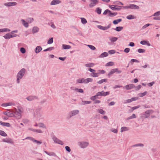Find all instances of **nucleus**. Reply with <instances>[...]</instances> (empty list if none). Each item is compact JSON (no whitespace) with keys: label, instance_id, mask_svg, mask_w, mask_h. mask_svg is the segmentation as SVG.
<instances>
[{"label":"nucleus","instance_id":"nucleus-1","mask_svg":"<svg viewBox=\"0 0 160 160\" xmlns=\"http://www.w3.org/2000/svg\"><path fill=\"white\" fill-rule=\"evenodd\" d=\"M25 72V69L24 68H22L18 73L17 76V82L18 83L19 82V80L22 78Z\"/></svg>","mask_w":160,"mask_h":160},{"label":"nucleus","instance_id":"nucleus-2","mask_svg":"<svg viewBox=\"0 0 160 160\" xmlns=\"http://www.w3.org/2000/svg\"><path fill=\"white\" fill-rule=\"evenodd\" d=\"M22 112L23 111L22 109H18V110H16L14 112V114L16 115V117L18 119H19L21 117V114Z\"/></svg>","mask_w":160,"mask_h":160},{"label":"nucleus","instance_id":"nucleus-3","mask_svg":"<svg viewBox=\"0 0 160 160\" xmlns=\"http://www.w3.org/2000/svg\"><path fill=\"white\" fill-rule=\"evenodd\" d=\"M78 144L81 148H84L88 146L89 143L88 142H78Z\"/></svg>","mask_w":160,"mask_h":160},{"label":"nucleus","instance_id":"nucleus-4","mask_svg":"<svg viewBox=\"0 0 160 160\" xmlns=\"http://www.w3.org/2000/svg\"><path fill=\"white\" fill-rule=\"evenodd\" d=\"M121 71L119 70L118 68H114L112 69L110 72L108 73V76H110L115 72H117L118 73H121Z\"/></svg>","mask_w":160,"mask_h":160},{"label":"nucleus","instance_id":"nucleus-5","mask_svg":"<svg viewBox=\"0 0 160 160\" xmlns=\"http://www.w3.org/2000/svg\"><path fill=\"white\" fill-rule=\"evenodd\" d=\"M91 2L89 4L90 8H92L95 6L98 3V0H90Z\"/></svg>","mask_w":160,"mask_h":160},{"label":"nucleus","instance_id":"nucleus-6","mask_svg":"<svg viewBox=\"0 0 160 160\" xmlns=\"http://www.w3.org/2000/svg\"><path fill=\"white\" fill-rule=\"evenodd\" d=\"M109 94V92H104V91H102L101 92H98L97 93V95L98 96H106Z\"/></svg>","mask_w":160,"mask_h":160},{"label":"nucleus","instance_id":"nucleus-7","mask_svg":"<svg viewBox=\"0 0 160 160\" xmlns=\"http://www.w3.org/2000/svg\"><path fill=\"white\" fill-rule=\"evenodd\" d=\"M111 25L110 24H109L107 27H103L101 25H98L97 27L99 29L102 30H106L109 28L111 27Z\"/></svg>","mask_w":160,"mask_h":160},{"label":"nucleus","instance_id":"nucleus-8","mask_svg":"<svg viewBox=\"0 0 160 160\" xmlns=\"http://www.w3.org/2000/svg\"><path fill=\"white\" fill-rule=\"evenodd\" d=\"M17 4V3L15 2H7L4 4V5L9 7L14 6Z\"/></svg>","mask_w":160,"mask_h":160},{"label":"nucleus","instance_id":"nucleus-9","mask_svg":"<svg viewBox=\"0 0 160 160\" xmlns=\"http://www.w3.org/2000/svg\"><path fill=\"white\" fill-rule=\"evenodd\" d=\"M79 112V111L78 110H75L73 111H71L69 113V115L70 116V117H71L73 116L74 115H75L77 114H78Z\"/></svg>","mask_w":160,"mask_h":160},{"label":"nucleus","instance_id":"nucleus-10","mask_svg":"<svg viewBox=\"0 0 160 160\" xmlns=\"http://www.w3.org/2000/svg\"><path fill=\"white\" fill-rule=\"evenodd\" d=\"M153 112L152 110H148L146 111L145 113L146 118L148 117L150 114H152Z\"/></svg>","mask_w":160,"mask_h":160},{"label":"nucleus","instance_id":"nucleus-11","mask_svg":"<svg viewBox=\"0 0 160 160\" xmlns=\"http://www.w3.org/2000/svg\"><path fill=\"white\" fill-rule=\"evenodd\" d=\"M53 139V140L54 142H56V143H58L60 144H61V145H62L63 144V142L59 140L57 138H56L54 137Z\"/></svg>","mask_w":160,"mask_h":160},{"label":"nucleus","instance_id":"nucleus-12","mask_svg":"<svg viewBox=\"0 0 160 160\" xmlns=\"http://www.w3.org/2000/svg\"><path fill=\"white\" fill-rule=\"evenodd\" d=\"M135 86L133 84H130L127 85L125 86V88L127 90L131 89L133 88Z\"/></svg>","mask_w":160,"mask_h":160},{"label":"nucleus","instance_id":"nucleus-13","mask_svg":"<svg viewBox=\"0 0 160 160\" xmlns=\"http://www.w3.org/2000/svg\"><path fill=\"white\" fill-rule=\"evenodd\" d=\"M61 2L59 0H53L52 1L50 4L51 5H54L60 3Z\"/></svg>","mask_w":160,"mask_h":160},{"label":"nucleus","instance_id":"nucleus-14","mask_svg":"<svg viewBox=\"0 0 160 160\" xmlns=\"http://www.w3.org/2000/svg\"><path fill=\"white\" fill-rule=\"evenodd\" d=\"M0 124L4 126L10 127V125L9 123L8 122H4L0 121Z\"/></svg>","mask_w":160,"mask_h":160},{"label":"nucleus","instance_id":"nucleus-15","mask_svg":"<svg viewBox=\"0 0 160 160\" xmlns=\"http://www.w3.org/2000/svg\"><path fill=\"white\" fill-rule=\"evenodd\" d=\"M21 22L22 25L26 28H27L28 27V23L26 22L25 20L23 19H22Z\"/></svg>","mask_w":160,"mask_h":160},{"label":"nucleus","instance_id":"nucleus-16","mask_svg":"<svg viewBox=\"0 0 160 160\" xmlns=\"http://www.w3.org/2000/svg\"><path fill=\"white\" fill-rule=\"evenodd\" d=\"M140 43L142 45H147L148 46H150L151 44L149 42L147 41L144 40L140 42Z\"/></svg>","mask_w":160,"mask_h":160},{"label":"nucleus","instance_id":"nucleus-17","mask_svg":"<svg viewBox=\"0 0 160 160\" xmlns=\"http://www.w3.org/2000/svg\"><path fill=\"white\" fill-rule=\"evenodd\" d=\"M3 141L4 142L12 143H13L12 141L11 138H6L3 139Z\"/></svg>","mask_w":160,"mask_h":160},{"label":"nucleus","instance_id":"nucleus-18","mask_svg":"<svg viewBox=\"0 0 160 160\" xmlns=\"http://www.w3.org/2000/svg\"><path fill=\"white\" fill-rule=\"evenodd\" d=\"M62 48L64 49H69L71 48V47L69 45L63 44L62 45Z\"/></svg>","mask_w":160,"mask_h":160},{"label":"nucleus","instance_id":"nucleus-19","mask_svg":"<svg viewBox=\"0 0 160 160\" xmlns=\"http://www.w3.org/2000/svg\"><path fill=\"white\" fill-rule=\"evenodd\" d=\"M93 80L91 78H87L86 79H84V83H88L90 82H92Z\"/></svg>","mask_w":160,"mask_h":160},{"label":"nucleus","instance_id":"nucleus-20","mask_svg":"<svg viewBox=\"0 0 160 160\" xmlns=\"http://www.w3.org/2000/svg\"><path fill=\"white\" fill-rule=\"evenodd\" d=\"M14 104L11 102L7 103H3L2 105V106L6 107L9 106L14 105Z\"/></svg>","mask_w":160,"mask_h":160},{"label":"nucleus","instance_id":"nucleus-21","mask_svg":"<svg viewBox=\"0 0 160 160\" xmlns=\"http://www.w3.org/2000/svg\"><path fill=\"white\" fill-rule=\"evenodd\" d=\"M4 38L6 39H9L11 38V33H8L5 34L4 36Z\"/></svg>","mask_w":160,"mask_h":160},{"label":"nucleus","instance_id":"nucleus-22","mask_svg":"<svg viewBox=\"0 0 160 160\" xmlns=\"http://www.w3.org/2000/svg\"><path fill=\"white\" fill-rule=\"evenodd\" d=\"M42 50V48L40 46H37L36 48L35 52L38 53L40 52Z\"/></svg>","mask_w":160,"mask_h":160},{"label":"nucleus","instance_id":"nucleus-23","mask_svg":"<svg viewBox=\"0 0 160 160\" xmlns=\"http://www.w3.org/2000/svg\"><path fill=\"white\" fill-rule=\"evenodd\" d=\"M126 18L128 19H132L136 18V17L134 15H130L128 16Z\"/></svg>","mask_w":160,"mask_h":160},{"label":"nucleus","instance_id":"nucleus-24","mask_svg":"<svg viewBox=\"0 0 160 160\" xmlns=\"http://www.w3.org/2000/svg\"><path fill=\"white\" fill-rule=\"evenodd\" d=\"M73 90L82 93L83 92V91L82 89H78L76 88H74L73 89Z\"/></svg>","mask_w":160,"mask_h":160},{"label":"nucleus","instance_id":"nucleus-25","mask_svg":"<svg viewBox=\"0 0 160 160\" xmlns=\"http://www.w3.org/2000/svg\"><path fill=\"white\" fill-rule=\"evenodd\" d=\"M39 30V28L37 27H34L33 28L32 30V32L33 33H35L37 32Z\"/></svg>","mask_w":160,"mask_h":160},{"label":"nucleus","instance_id":"nucleus-26","mask_svg":"<svg viewBox=\"0 0 160 160\" xmlns=\"http://www.w3.org/2000/svg\"><path fill=\"white\" fill-rule=\"evenodd\" d=\"M129 128L127 127H122L121 128V132H123L127 131L128 130Z\"/></svg>","mask_w":160,"mask_h":160},{"label":"nucleus","instance_id":"nucleus-27","mask_svg":"<svg viewBox=\"0 0 160 160\" xmlns=\"http://www.w3.org/2000/svg\"><path fill=\"white\" fill-rule=\"evenodd\" d=\"M132 9H139V6L135 4H132Z\"/></svg>","mask_w":160,"mask_h":160},{"label":"nucleus","instance_id":"nucleus-28","mask_svg":"<svg viewBox=\"0 0 160 160\" xmlns=\"http://www.w3.org/2000/svg\"><path fill=\"white\" fill-rule=\"evenodd\" d=\"M122 20L121 19H119L117 20H114L113 21V23L114 24H117L118 23L121 22Z\"/></svg>","mask_w":160,"mask_h":160},{"label":"nucleus","instance_id":"nucleus-29","mask_svg":"<svg viewBox=\"0 0 160 160\" xmlns=\"http://www.w3.org/2000/svg\"><path fill=\"white\" fill-rule=\"evenodd\" d=\"M10 31V29L6 28L0 29V32H9Z\"/></svg>","mask_w":160,"mask_h":160},{"label":"nucleus","instance_id":"nucleus-30","mask_svg":"<svg viewBox=\"0 0 160 160\" xmlns=\"http://www.w3.org/2000/svg\"><path fill=\"white\" fill-rule=\"evenodd\" d=\"M77 81L78 83H84V78H79L77 80Z\"/></svg>","mask_w":160,"mask_h":160},{"label":"nucleus","instance_id":"nucleus-31","mask_svg":"<svg viewBox=\"0 0 160 160\" xmlns=\"http://www.w3.org/2000/svg\"><path fill=\"white\" fill-rule=\"evenodd\" d=\"M80 19H81V22L83 24H85L87 22V21L85 18H81Z\"/></svg>","mask_w":160,"mask_h":160},{"label":"nucleus","instance_id":"nucleus-32","mask_svg":"<svg viewBox=\"0 0 160 160\" xmlns=\"http://www.w3.org/2000/svg\"><path fill=\"white\" fill-rule=\"evenodd\" d=\"M36 98L34 96H30L27 98V99L28 101H32L36 99Z\"/></svg>","mask_w":160,"mask_h":160},{"label":"nucleus","instance_id":"nucleus-33","mask_svg":"<svg viewBox=\"0 0 160 160\" xmlns=\"http://www.w3.org/2000/svg\"><path fill=\"white\" fill-rule=\"evenodd\" d=\"M0 135L5 137L7 136V134L3 131L0 130Z\"/></svg>","mask_w":160,"mask_h":160},{"label":"nucleus","instance_id":"nucleus-34","mask_svg":"<svg viewBox=\"0 0 160 160\" xmlns=\"http://www.w3.org/2000/svg\"><path fill=\"white\" fill-rule=\"evenodd\" d=\"M114 65V63L113 62H110L107 63L105 65L106 66H112Z\"/></svg>","mask_w":160,"mask_h":160},{"label":"nucleus","instance_id":"nucleus-35","mask_svg":"<svg viewBox=\"0 0 160 160\" xmlns=\"http://www.w3.org/2000/svg\"><path fill=\"white\" fill-rule=\"evenodd\" d=\"M123 28L122 27H117L116 28L115 30L119 32L121 31Z\"/></svg>","mask_w":160,"mask_h":160},{"label":"nucleus","instance_id":"nucleus-36","mask_svg":"<svg viewBox=\"0 0 160 160\" xmlns=\"http://www.w3.org/2000/svg\"><path fill=\"white\" fill-rule=\"evenodd\" d=\"M94 64L91 63L85 64V66L87 67H92L94 66Z\"/></svg>","mask_w":160,"mask_h":160},{"label":"nucleus","instance_id":"nucleus-37","mask_svg":"<svg viewBox=\"0 0 160 160\" xmlns=\"http://www.w3.org/2000/svg\"><path fill=\"white\" fill-rule=\"evenodd\" d=\"M117 14V12H114V13H112L110 11V12L109 13V14H108L109 16L110 17H113L115 16H116Z\"/></svg>","mask_w":160,"mask_h":160},{"label":"nucleus","instance_id":"nucleus-38","mask_svg":"<svg viewBox=\"0 0 160 160\" xmlns=\"http://www.w3.org/2000/svg\"><path fill=\"white\" fill-rule=\"evenodd\" d=\"M91 75L93 77H98V76L99 74H98V73L92 72L91 74Z\"/></svg>","mask_w":160,"mask_h":160},{"label":"nucleus","instance_id":"nucleus-39","mask_svg":"<svg viewBox=\"0 0 160 160\" xmlns=\"http://www.w3.org/2000/svg\"><path fill=\"white\" fill-rule=\"evenodd\" d=\"M108 55V53L106 52H104L102 53L100 55V57L101 58L104 57H105L107 56Z\"/></svg>","mask_w":160,"mask_h":160},{"label":"nucleus","instance_id":"nucleus-40","mask_svg":"<svg viewBox=\"0 0 160 160\" xmlns=\"http://www.w3.org/2000/svg\"><path fill=\"white\" fill-rule=\"evenodd\" d=\"M107 81V79H103L99 81L98 83L99 84H101L103 82H106Z\"/></svg>","mask_w":160,"mask_h":160},{"label":"nucleus","instance_id":"nucleus-41","mask_svg":"<svg viewBox=\"0 0 160 160\" xmlns=\"http://www.w3.org/2000/svg\"><path fill=\"white\" fill-rule=\"evenodd\" d=\"M118 39V38L116 37H113L111 38L110 39V40L111 42H114L116 41Z\"/></svg>","mask_w":160,"mask_h":160},{"label":"nucleus","instance_id":"nucleus-42","mask_svg":"<svg viewBox=\"0 0 160 160\" xmlns=\"http://www.w3.org/2000/svg\"><path fill=\"white\" fill-rule=\"evenodd\" d=\"M147 91H145V92H143V93H140L139 95V96L141 97H143L144 96H145V95H146L147 94Z\"/></svg>","mask_w":160,"mask_h":160},{"label":"nucleus","instance_id":"nucleus-43","mask_svg":"<svg viewBox=\"0 0 160 160\" xmlns=\"http://www.w3.org/2000/svg\"><path fill=\"white\" fill-rule=\"evenodd\" d=\"M102 10L99 8H96V11L97 12L100 14L101 13Z\"/></svg>","mask_w":160,"mask_h":160},{"label":"nucleus","instance_id":"nucleus-44","mask_svg":"<svg viewBox=\"0 0 160 160\" xmlns=\"http://www.w3.org/2000/svg\"><path fill=\"white\" fill-rule=\"evenodd\" d=\"M37 126H38L39 127H42L44 128H46V127L42 123H39L38 125H37Z\"/></svg>","mask_w":160,"mask_h":160},{"label":"nucleus","instance_id":"nucleus-45","mask_svg":"<svg viewBox=\"0 0 160 160\" xmlns=\"http://www.w3.org/2000/svg\"><path fill=\"white\" fill-rule=\"evenodd\" d=\"M98 111L99 113L102 114L104 115L105 114V112L102 109H99Z\"/></svg>","mask_w":160,"mask_h":160},{"label":"nucleus","instance_id":"nucleus-46","mask_svg":"<svg viewBox=\"0 0 160 160\" xmlns=\"http://www.w3.org/2000/svg\"><path fill=\"white\" fill-rule=\"evenodd\" d=\"M87 46L91 50H95L96 49L95 47L92 45H87Z\"/></svg>","mask_w":160,"mask_h":160},{"label":"nucleus","instance_id":"nucleus-47","mask_svg":"<svg viewBox=\"0 0 160 160\" xmlns=\"http://www.w3.org/2000/svg\"><path fill=\"white\" fill-rule=\"evenodd\" d=\"M27 20L28 22L31 23L33 21L34 19L32 18H29Z\"/></svg>","mask_w":160,"mask_h":160},{"label":"nucleus","instance_id":"nucleus-48","mask_svg":"<svg viewBox=\"0 0 160 160\" xmlns=\"http://www.w3.org/2000/svg\"><path fill=\"white\" fill-rule=\"evenodd\" d=\"M136 118L135 114H133L131 116L129 117L128 118V119H130L132 118Z\"/></svg>","mask_w":160,"mask_h":160},{"label":"nucleus","instance_id":"nucleus-49","mask_svg":"<svg viewBox=\"0 0 160 160\" xmlns=\"http://www.w3.org/2000/svg\"><path fill=\"white\" fill-rule=\"evenodd\" d=\"M82 102L83 104H87L90 103H91V102L90 101H82Z\"/></svg>","mask_w":160,"mask_h":160},{"label":"nucleus","instance_id":"nucleus-50","mask_svg":"<svg viewBox=\"0 0 160 160\" xmlns=\"http://www.w3.org/2000/svg\"><path fill=\"white\" fill-rule=\"evenodd\" d=\"M53 42V38H50L49 40L48 41V44H51Z\"/></svg>","mask_w":160,"mask_h":160},{"label":"nucleus","instance_id":"nucleus-51","mask_svg":"<svg viewBox=\"0 0 160 160\" xmlns=\"http://www.w3.org/2000/svg\"><path fill=\"white\" fill-rule=\"evenodd\" d=\"M145 51V50L141 48H139L138 50V52L139 53H144Z\"/></svg>","mask_w":160,"mask_h":160},{"label":"nucleus","instance_id":"nucleus-52","mask_svg":"<svg viewBox=\"0 0 160 160\" xmlns=\"http://www.w3.org/2000/svg\"><path fill=\"white\" fill-rule=\"evenodd\" d=\"M20 51L22 53H24L26 52V50L24 48H20Z\"/></svg>","mask_w":160,"mask_h":160},{"label":"nucleus","instance_id":"nucleus-53","mask_svg":"<svg viewBox=\"0 0 160 160\" xmlns=\"http://www.w3.org/2000/svg\"><path fill=\"white\" fill-rule=\"evenodd\" d=\"M160 15V11L157 12L155 13L153 15L154 16H158Z\"/></svg>","mask_w":160,"mask_h":160},{"label":"nucleus","instance_id":"nucleus-54","mask_svg":"<svg viewBox=\"0 0 160 160\" xmlns=\"http://www.w3.org/2000/svg\"><path fill=\"white\" fill-rule=\"evenodd\" d=\"M111 131L114 133H117L118 130L117 129L115 128H112L110 130Z\"/></svg>","mask_w":160,"mask_h":160},{"label":"nucleus","instance_id":"nucleus-55","mask_svg":"<svg viewBox=\"0 0 160 160\" xmlns=\"http://www.w3.org/2000/svg\"><path fill=\"white\" fill-rule=\"evenodd\" d=\"M109 12H110V11L108 9H107L103 12V14L104 15H106L108 13L109 14Z\"/></svg>","mask_w":160,"mask_h":160},{"label":"nucleus","instance_id":"nucleus-56","mask_svg":"<svg viewBox=\"0 0 160 160\" xmlns=\"http://www.w3.org/2000/svg\"><path fill=\"white\" fill-rule=\"evenodd\" d=\"M53 49V47H50V48H48L46 49H45L43 50V51L44 52H46V51H50V50H52Z\"/></svg>","mask_w":160,"mask_h":160},{"label":"nucleus","instance_id":"nucleus-57","mask_svg":"<svg viewBox=\"0 0 160 160\" xmlns=\"http://www.w3.org/2000/svg\"><path fill=\"white\" fill-rule=\"evenodd\" d=\"M98 74L100 73L104 74L105 72V71L103 70H99L98 71Z\"/></svg>","mask_w":160,"mask_h":160},{"label":"nucleus","instance_id":"nucleus-58","mask_svg":"<svg viewBox=\"0 0 160 160\" xmlns=\"http://www.w3.org/2000/svg\"><path fill=\"white\" fill-rule=\"evenodd\" d=\"M150 25V24L148 23L144 25L142 28V29H144Z\"/></svg>","mask_w":160,"mask_h":160},{"label":"nucleus","instance_id":"nucleus-59","mask_svg":"<svg viewBox=\"0 0 160 160\" xmlns=\"http://www.w3.org/2000/svg\"><path fill=\"white\" fill-rule=\"evenodd\" d=\"M115 51L114 50H111L108 51V53L110 54H113L115 53Z\"/></svg>","mask_w":160,"mask_h":160},{"label":"nucleus","instance_id":"nucleus-60","mask_svg":"<svg viewBox=\"0 0 160 160\" xmlns=\"http://www.w3.org/2000/svg\"><path fill=\"white\" fill-rule=\"evenodd\" d=\"M65 149H66V150L68 151V152H71V149L70 148H69V147H68V146H66L65 147Z\"/></svg>","mask_w":160,"mask_h":160},{"label":"nucleus","instance_id":"nucleus-61","mask_svg":"<svg viewBox=\"0 0 160 160\" xmlns=\"http://www.w3.org/2000/svg\"><path fill=\"white\" fill-rule=\"evenodd\" d=\"M122 8V7L119 6H116L115 10H120Z\"/></svg>","mask_w":160,"mask_h":160},{"label":"nucleus","instance_id":"nucleus-62","mask_svg":"<svg viewBox=\"0 0 160 160\" xmlns=\"http://www.w3.org/2000/svg\"><path fill=\"white\" fill-rule=\"evenodd\" d=\"M109 7L112 9L114 10H115L116 6H112V5H109Z\"/></svg>","mask_w":160,"mask_h":160},{"label":"nucleus","instance_id":"nucleus-63","mask_svg":"<svg viewBox=\"0 0 160 160\" xmlns=\"http://www.w3.org/2000/svg\"><path fill=\"white\" fill-rule=\"evenodd\" d=\"M153 19L157 20H160V16L156 17L153 18Z\"/></svg>","mask_w":160,"mask_h":160},{"label":"nucleus","instance_id":"nucleus-64","mask_svg":"<svg viewBox=\"0 0 160 160\" xmlns=\"http://www.w3.org/2000/svg\"><path fill=\"white\" fill-rule=\"evenodd\" d=\"M130 51V49L128 48H126L124 50V52L126 53Z\"/></svg>","mask_w":160,"mask_h":160}]
</instances>
